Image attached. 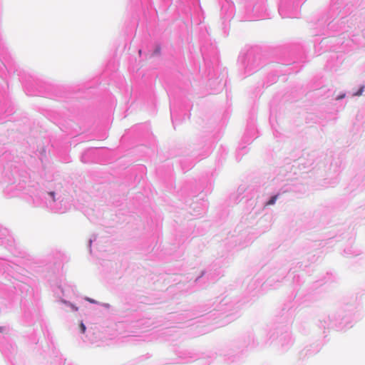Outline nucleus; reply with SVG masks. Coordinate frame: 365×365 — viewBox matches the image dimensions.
Instances as JSON below:
<instances>
[{"instance_id":"39448f33","label":"nucleus","mask_w":365,"mask_h":365,"mask_svg":"<svg viewBox=\"0 0 365 365\" xmlns=\"http://www.w3.org/2000/svg\"><path fill=\"white\" fill-rule=\"evenodd\" d=\"M342 98H344V96H340V97H338L336 99H337V100H339V99H341Z\"/></svg>"},{"instance_id":"f03ea898","label":"nucleus","mask_w":365,"mask_h":365,"mask_svg":"<svg viewBox=\"0 0 365 365\" xmlns=\"http://www.w3.org/2000/svg\"><path fill=\"white\" fill-rule=\"evenodd\" d=\"M80 329H81V332H82L83 334H84V333H85V331H86V326L84 325V324H83V322H81V323L80 324Z\"/></svg>"},{"instance_id":"20e7f679","label":"nucleus","mask_w":365,"mask_h":365,"mask_svg":"<svg viewBox=\"0 0 365 365\" xmlns=\"http://www.w3.org/2000/svg\"><path fill=\"white\" fill-rule=\"evenodd\" d=\"M362 92V88L357 93V95H360Z\"/></svg>"},{"instance_id":"7ed1b4c3","label":"nucleus","mask_w":365,"mask_h":365,"mask_svg":"<svg viewBox=\"0 0 365 365\" xmlns=\"http://www.w3.org/2000/svg\"><path fill=\"white\" fill-rule=\"evenodd\" d=\"M49 195H50L51 197H53V200L55 201V198H54L55 192H49Z\"/></svg>"},{"instance_id":"f257e3e1","label":"nucleus","mask_w":365,"mask_h":365,"mask_svg":"<svg viewBox=\"0 0 365 365\" xmlns=\"http://www.w3.org/2000/svg\"><path fill=\"white\" fill-rule=\"evenodd\" d=\"M278 198V195L272 196L270 200L266 203L267 206L274 205Z\"/></svg>"}]
</instances>
